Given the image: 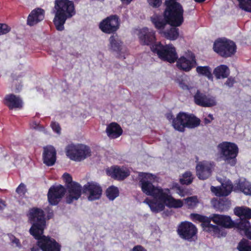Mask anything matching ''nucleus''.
Listing matches in <instances>:
<instances>
[{"instance_id":"1","label":"nucleus","mask_w":251,"mask_h":251,"mask_svg":"<svg viewBox=\"0 0 251 251\" xmlns=\"http://www.w3.org/2000/svg\"><path fill=\"white\" fill-rule=\"evenodd\" d=\"M138 179L139 185L142 192L146 195L153 197L152 200L147 198L143 202L148 205L152 212L162 211L165 206L177 208L183 205V201L174 199L168 189H163L153 184L158 181L154 175L141 172L139 173Z\"/></svg>"},{"instance_id":"2","label":"nucleus","mask_w":251,"mask_h":251,"mask_svg":"<svg viewBox=\"0 0 251 251\" xmlns=\"http://www.w3.org/2000/svg\"><path fill=\"white\" fill-rule=\"evenodd\" d=\"M28 220L32 226L29 232L37 240V245L43 251H60V245L53 238L43 235L46 227L44 211L38 208L29 210Z\"/></svg>"},{"instance_id":"3","label":"nucleus","mask_w":251,"mask_h":251,"mask_svg":"<svg viewBox=\"0 0 251 251\" xmlns=\"http://www.w3.org/2000/svg\"><path fill=\"white\" fill-rule=\"evenodd\" d=\"M55 17L53 23L56 28L59 31L64 29V25L67 19L75 14L74 2L69 0H56L55 1Z\"/></svg>"},{"instance_id":"4","label":"nucleus","mask_w":251,"mask_h":251,"mask_svg":"<svg viewBox=\"0 0 251 251\" xmlns=\"http://www.w3.org/2000/svg\"><path fill=\"white\" fill-rule=\"evenodd\" d=\"M221 182L220 187H211V192L218 197L227 196L229 195L232 189L234 191H240L247 195H251V184L245 179L239 180L234 185H232L229 179L222 181V179H218Z\"/></svg>"},{"instance_id":"5","label":"nucleus","mask_w":251,"mask_h":251,"mask_svg":"<svg viewBox=\"0 0 251 251\" xmlns=\"http://www.w3.org/2000/svg\"><path fill=\"white\" fill-rule=\"evenodd\" d=\"M166 8L164 13V19L169 24L179 26L183 22V9L182 6L175 0L165 1Z\"/></svg>"},{"instance_id":"6","label":"nucleus","mask_w":251,"mask_h":251,"mask_svg":"<svg viewBox=\"0 0 251 251\" xmlns=\"http://www.w3.org/2000/svg\"><path fill=\"white\" fill-rule=\"evenodd\" d=\"M234 213L241 219L235 224V227L241 235L251 239V226L248 221L251 218V209L246 206L236 207Z\"/></svg>"},{"instance_id":"7","label":"nucleus","mask_w":251,"mask_h":251,"mask_svg":"<svg viewBox=\"0 0 251 251\" xmlns=\"http://www.w3.org/2000/svg\"><path fill=\"white\" fill-rule=\"evenodd\" d=\"M217 149L221 158L226 163L231 166L236 164L238 148L235 143L223 142L218 145Z\"/></svg>"},{"instance_id":"8","label":"nucleus","mask_w":251,"mask_h":251,"mask_svg":"<svg viewBox=\"0 0 251 251\" xmlns=\"http://www.w3.org/2000/svg\"><path fill=\"white\" fill-rule=\"evenodd\" d=\"M200 124V120L193 115L180 112L174 120L173 126L176 130L183 132L185 127L193 128L199 126Z\"/></svg>"},{"instance_id":"9","label":"nucleus","mask_w":251,"mask_h":251,"mask_svg":"<svg viewBox=\"0 0 251 251\" xmlns=\"http://www.w3.org/2000/svg\"><path fill=\"white\" fill-rule=\"evenodd\" d=\"M151 49L162 60L173 63L177 58L176 49L172 44L163 45L159 42L152 45Z\"/></svg>"},{"instance_id":"10","label":"nucleus","mask_w":251,"mask_h":251,"mask_svg":"<svg viewBox=\"0 0 251 251\" xmlns=\"http://www.w3.org/2000/svg\"><path fill=\"white\" fill-rule=\"evenodd\" d=\"M66 155L75 161H81L91 155L90 148L81 144L68 145L65 149Z\"/></svg>"},{"instance_id":"11","label":"nucleus","mask_w":251,"mask_h":251,"mask_svg":"<svg viewBox=\"0 0 251 251\" xmlns=\"http://www.w3.org/2000/svg\"><path fill=\"white\" fill-rule=\"evenodd\" d=\"M214 50L220 55L227 57L233 55L236 50L235 44L226 38L217 40L213 45Z\"/></svg>"},{"instance_id":"12","label":"nucleus","mask_w":251,"mask_h":251,"mask_svg":"<svg viewBox=\"0 0 251 251\" xmlns=\"http://www.w3.org/2000/svg\"><path fill=\"white\" fill-rule=\"evenodd\" d=\"M63 177L67 183L68 193L66 197V202L68 203H71L79 198L81 195L82 187L79 183L72 182V177L69 174H64Z\"/></svg>"},{"instance_id":"13","label":"nucleus","mask_w":251,"mask_h":251,"mask_svg":"<svg viewBox=\"0 0 251 251\" xmlns=\"http://www.w3.org/2000/svg\"><path fill=\"white\" fill-rule=\"evenodd\" d=\"M190 218L194 222H201L203 230L212 236H220L225 234L221 228L209 223V217L198 214H191Z\"/></svg>"},{"instance_id":"14","label":"nucleus","mask_w":251,"mask_h":251,"mask_svg":"<svg viewBox=\"0 0 251 251\" xmlns=\"http://www.w3.org/2000/svg\"><path fill=\"white\" fill-rule=\"evenodd\" d=\"M209 223L211 222L215 223V226H217L221 228L224 231L225 234L220 236H215V237L220 238L221 237H224L226 234V232L225 229V228H231L233 226H235L234 222L231 220L230 216L225 215H221L218 214H213L209 217Z\"/></svg>"},{"instance_id":"15","label":"nucleus","mask_w":251,"mask_h":251,"mask_svg":"<svg viewBox=\"0 0 251 251\" xmlns=\"http://www.w3.org/2000/svg\"><path fill=\"white\" fill-rule=\"evenodd\" d=\"M197 232L196 226L190 222H182L178 226L177 232L179 236L184 239L192 241L195 237Z\"/></svg>"},{"instance_id":"16","label":"nucleus","mask_w":251,"mask_h":251,"mask_svg":"<svg viewBox=\"0 0 251 251\" xmlns=\"http://www.w3.org/2000/svg\"><path fill=\"white\" fill-rule=\"evenodd\" d=\"M196 64L195 56L192 52L188 51L179 58L176 61L177 67L185 72H189Z\"/></svg>"},{"instance_id":"17","label":"nucleus","mask_w":251,"mask_h":251,"mask_svg":"<svg viewBox=\"0 0 251 251\" xmlns=\"http://www.w3.org/2000/svg\"><path fill=\"white\" fill-rule=\"evenodd\" d=\"M84 192L87 194L89 201H93L99 199L102 194L100 186L95 182H88L83 187Z\"/></svg>"},{"instance_id":"18","label":"nucleus","mask_w":251,"mask_h":251,"mask_svg":"<svg viewBox=\"0 0 251 251\" xmlns=\"http://www.w3.org/2000/svg\"><path fill=\"white\" fill-rule=\"evenodd\" d=\"M195 102L203 107H212L216 105L217 102L214 97L198 90L194 96Z\"/></svg>"},{"instance_id":"19","label":"nucleus","mask_w":251,"mask_h":251,"mask_svg":"<svg viewBox=\"0 0 251 251\" xmlns=\"http://www.w3.org/2000/svg\"><path fill=\"white\" fill-rule=\"evenodd\" d=\"M213 164L211 162L203 161L198 163L196 169L198 177L200 179H206L211 174Z\"/></svg>"},{"instance_id":"20","label":"nucleus","mask_w":251,"mask_h":251,"mask_svg":"<svg viewBox=\"0 0 251 251\" xmlns=\"http://www.w3.org/2000/svg\"><path fill=\"white\" fill-rule=\"evenodd\" d=\"M65 192V188L62 185L50 187L48 194L50 203L51 205H56L64 196Z\"/></svg>"},{"instance_id":"21","label":"nucleus","mask_w":251,"mask_h":251,"mask_svg":"<svg viewBox=\"0 0 251 251\" xmlns=\"http://www.w3.org/2000/svg\"><path fill=\"white\" fill-rule=\"evenodd\" d=\"M119 25L117 16H112L103 20L100 24V28L103 32L110 33L117 30Z\"/></svg>"},{"instance_id":"22","label":"nucleus","mask_w":251,"mask_h":251,"mask_svg":"<svg viewBox=\"0 0 251 251\" xmlns=\"http://www.w3.org/2000/svg\"><path fill=\"white\" fill-rule=\"evenodd\" d=\"M140 43L145 45H151L156 40L155 31L148 27L141 29L138 33Z\"/></svg>"},{"instance_id":"23","label":"nucleus","mask_w":251,"mask_h":251,"mask_svg":"<svg viewBox=\"0 0 251 251\" xmlns=\"http://www.w3.org/2000/svg\"><path fill=\"white\" fill-rule=\"evenodd\" d=\"M108 176L117 179H123L129 175L128 169L126 167L115 166L108 168L106 170Z\"/></svg>"},{"instance_id":"24","label":"nucleus","mask_w":251,"mask_h":251,"mask_svg":"<svg viewBox=\"0 0 251 251\" xmlns=\"http://www.w3.org/2000/svg\"><path fill=\"white\" fill-rule=\"evenodd\" d=\"M3 103L10 109H21L23 106V101L19 97L14 94H8L5 96Z\"/></svg>"},{"instance_id":"25","label":"nucleus","mask_w":251,"mask_h":251,"mask_svg":"<svg viewBox=\"0 0 251 251\" xmlns=\"http://www.w3.org/2000/svg\"><path fill=\"white\" fill-rule=\"evenodd\" d=\"M45 11L41 8H37L31 11L28 15L27 24L30 26L34 25L44 19Z\"/></svg>"},{"instance_id":"26","label":"nucleus","mask_w":251,"mask_h":251,"mask_svg":"<svg viewBox=\"0 0 251 251\" xmlns=\"http://www.w3.org/2000/svg\"><path fill=\"white\" fill-rule=\"evenodd\" d=\"M56 161V151L52 146L44 148L43 153L44 163L48 166L53 165Z\"/></svg>"},{"instance_id":"27","label":"nucleus","mask_w":251,"mask_h":251,"mask_svg":"<svg viewBox=\"0 0 251 251\" xmlns=\"http://www.w3.org/2000/svg\"><path fill=\"white\" fill-rule=\"evenodd\" d=\"M106 132L110 138L115 139L122 135L123 130L118 124L112 123L107 126Z\"/></svg>"},{"instance_id":"28","label":"nucleus","mask_w":251,"mask_h":251,"mask_svg":"<svg viewBox=\"0 0 251 251\" xmlns=\"http://www.w3.org/2000/svg\"><path fill=\"white\" fill-rule=\"evenodd\" d=\"M213 74L217 79L225 78L229 75V70L226 65H221L214 70Z\"/></svg>"},{"instance_id":"29","label":"nucleus","mask_w":251,"mask_h":251,"mask_svg":"<svg viewBox=\"0 0 251 251\" xmlns=\"http://www.w3.org/2000/svg\"><path fill=\"white\" fill-rule=\"evenodd\" d=\"M110 48L111 50L116 52L121 51L123 48V43L117 36H111L109 38Z\"/></svg>"},{"instance_id":"30","label":"nucleus","mask_w":251,"mask_h":251,"mask_svg":"<svg viewBox=\"0 0 251 251\" xmlns=\"http://www.w3.org/2000/svg\"><path fill=\"white\" fill-rule=\"evenodd\" d=\"M211 202L215 209L221 211L227 210L230 205V202L227 200L224 201L221 199L218 200L214 199L211 201Z\"/></svg>"},{"instance_id":"31","label":"nucleus","mask_w":251,"mask_h":251,"mask_svg":"<svg viewBox=\"0 0 251 251\" xmlns=\"http://www.w3.org/2000/svg\"><path fill=\"white\" fill-rule=\"evenodd\" d=\"M160 33L170 40H176L179 35L178 29L176 27H171L167 31H160Z\"/></svg>"},{"instance_id":"32","label":"nucleus","mask_w":251,"mask_h":251,"mask_svg":"<svg viewBox=\"0 0 251 251\" xmlns=\"http://www.w3.org/2000/svg\"><path fill=\"white\" fill-rule=\"evenodd\" d=\"M197 73L200 75L204 76L209 80H213L211 69L208 66H198L196 68Z\"/></svg>"},{"instance_id":"33","label":"nucleus","mask_w":251,"mask_h":251,"mask_svg":"<svg viewBox=\"0 0 251 251\" xmlns=\"http://www.w3.org/2000/svg\"><path fill=\"white\" fill-rule=\"evenodd\" d=\"M179 87L183 90H190L193 87V85L190 79L187 76H184L178 82Z\"/></svg>"},{"instance_id":"34","label":"nucleus","mask_w":251,"mask_h":251,"mask_svg":"<svg viewBox=\"0 0 251 251\" xmlns=\"http://www.w3.org/2000/svg\"><path fill=\"white\" fill-rule=\"evenodd\" d=\"M119 192L117 187L111 186L107 188L106 195L109 200L113 201L119 196Z\"/></svg>"},{"instance_id":"35","label":"nucleus","mask_w":251,"mask_h":251,"mask_svg":"<svg viewBox=\"0 0 251 251\" xmlns=\"http://www.w3.org/2000/svg\"><path fill=\"white\" fill-rule=\"evenodd\" d=\"M151 21L155 27L160 30H162L166 25L165 22L161 20V17L156 15L151 17Z\"/></svg>"},{"instance_id":"36","label":"nucleus","mask_w":251,"mask_h":251,"mask_svg":"<svg viewBox=\"0 0 251 251\" xmlns=\"http://www.w3.org/2000/svg\"><path fill=\"white\" fill-rule=\"evenodd\" d=\"M184 203L189 209H193L196 207L199 203V201L196 196H192L184 199Z\"/></svg>"},{"instance_id":"37","label":"nucleus","mask_w":251,"mask_h":251,"mask_svg":"<svg viewBox=\"0 0 251 251\" xmlns=\"http://www.w3.org/2000/svg\"><path fill=\"white\" fill-rule=\"evenodd\" d=\"M193 179L192 173L188 171L183 174L180 178V182L182 184L188 185L192 183Z\"/></svg>"},{"instance_id":"38","label":"nucleus","mask_w":251,"mask_h":251,"mask_svg":"<svg viewBox=\"0 0 251 251\" xmlns=\"http://www.w3.org/2000/svg\"><path fill=\"white\" fill-rule=\"evenodd\" d=\"M238 249L239 251H251V245L249 241L242 240L239 243Z\"/></svg>"},{"instance_id":"39","label":"nucleus","mask_w":251,"mask_h":251,"mask_svg":"<svg viewBox=\"0 0 251 251\" xmlns=\"http://www.w3.org/2000/svg\"><path fill=\"white\" fill-rule=\"evenodd\" d=\"M239 5L242 9L251 12V0H237Z\"/></svg>"},{"instance_id":"40","label":"nucleus","mask_w":251,"mask_h":251,"mask_svg":"<svg viewBox=\"0 0 251 251\" xmlns=\"http://www.w3.org/2000/svg\"><path fill=\"white\" fill-rule=\"evenodd\" d=\"M8 237L13 245H15V247L18 248H21L22 245L20 242V240L12 234H8Z\"/></svg>"},{"instance_id":"41","label":"nucleus","mask_w":251,"mask_h":251,"mask_svg":"<svg viewBox=\"0 0 251 251\" xmlns=\"http://www.w3.org/2000/svg\"><path fill=\"white\" fill-rule=\"evenodd\" d=\"M11 30L10 27L5 24H0V35L6 34Z\"/></svg>"},{"instance_id":"42","label":"nucleus","mask_w":251,"mask_h":251,"mask_svg":"<svg viewBox=\"0 0 251 251\" xmlns=\"http://www.w3.org/2000/svg\"><path fill=\"white\" fill-rule=\"evenodd\" d=\"M148 4L154 8L158 7L160 6L162 1L161 0H147Z\"/></svg>"},{"instance_id":"43","label":"nucleus","mask_w":251,"mask_h":251,"mask_svg":"<svg viewBox=\"0 0 251 251\" xmlns=\"http://www.w3.org/2000/svg\"><path fill=\"white\" fill-rule=\"evenodd\" d=\"M17 193L21 196L24 195L26 192L25 185L21 183L16 189Z\"/></svg>"},{"instance_id":"44","label":"nucleus","mask_w":251,"mask_h":251,"mask_svg":"<svg viewBox=\"0 0 251 251\" xmlns=\"http://www.w3.org/2000/svg\"><path fill=\"white\" fill-rule=\"evenodd\" d=\"M50 126L51 127L52 130L57 133L58 134H60L61 133V128L59 126L58 123L56 122H51L50 124Z\"/></svg>"},{"instance_id":"45","label":"nucleus","mask_w":251,"mask_h":251,"mask_svg":"<svg viewBox=\"0 0 251 251\" xmlns=\"http://www.w3.org/2000/svg\"><path fill=\"white\" fill-rule=\"evenodd\" d=\"M30 126L33 129H36L41 131H44V128L43 127L40 126L38 123L35 121H32L30 123Z\"/></svg>"},{"instance_id":"46","label":"nucleus","mask_w":251,"mask_h":251,"mask_svg":"<svg viewBox=\"0 0 251 251\" xmlns=\"http://www.w3.org/2000/svg\"><path fill=\"white\" fill-rule=\"evenodd\" d=\"M235 82V80H234V79L232 77H229L228 78V79H227L226 82L225 83V84L230 87H232L234 84V83Z\"/></svg>"},{"instance_id":"47","label":"nucleus","mask_w":251,"mask_h":251,"mask_svg":"<svg viewBox=\"0 0 251 251\" xmlns=\"http://www.w3.org/2000/svg\"><path fill=\"white\" fill-rule=\"evenodd\" d=\"M176 193L181 197H184L186 194V192L180 187L177 188Z\"/></svg>"},{"instance_id":"48","label":"nucleus","mask_w":251,"mask_h":251,"mask_svg":"<svg viewBox=\"0 0 251 251\" xmlns=\"http://www.w3.org/2000/svg\"><path fill=\"white\" fill-rule=\"evenodd\" d=\"M132 251H147L143 247L140 245L135 246Z\"/></svg>"},{"instance_id":"49","label":"nucleus","mask_w":251,"mask_h":251,"mask_svg":"<svg viewBox=\"0 0 251 251\" xmlns=\"http://www.w3.org/2000/svg\"><path fill=\"white\" fill-rule=\"evenodd\" d=\"M166 117L169 120H173V121H174V119L173 118V115L172 113H168L166 114ZM176 118H175V119ZM173 122H172V123Z\"/></svg>"},{"instance_id":"50","label":"nucleus","mask_w":251,"mask_h":251,"mask_svg":"<svg viewBox=\"0 0 251 251\" xmlns=\"http://www.w3.org/2000/svg\"><path fill=\"white\" fill-rule=\"evenodd\" d=\"M5 206L4 202L0 200V210H2Z\"/></svg>"},{"instance_id":"51","label":"nucleus","mask_w":251,"mask_h":251,"mask_svg":"<svg viewBox=\"0 0 251 251\" xmlns=\"http://www.w3.org/2000/svg\"><path fill=\"white\" fill-rule=\"evenodd\" d=\"M211 122V120H209L207 118L204 119V122L206 124H209Z\"/></svg>"},{"instance_id":"52","label":"nucleus","mask_w":251,"mask_h":251,"mask_svg":"<svg viewBox=\"0 0 251 251\" xmlns=\"http://www.w3.org/2000/svg\"><path fill=\"white\" fill-rule=\"evenodd\" d=\"M39 251V249L38 248H36V247H33L31 249V251Z\"/></svg>"},{"instance_id":"53","label":"nucleus","mask_w":251,"mask_h":251,"mask_svg":"<svg viewBox=\"0 0 251 251\" xmlns=\"http://www.w3.org/2000/svg\"><path fill=\"white\" fill-rule=\"evenodd\" d=\"M208 117L210 119L211 121H212L213 120V117L212 114H209L208 115Z\"/></svg>"},{"instance_id":"54","label":"nucleus","mask_w":251,"mask_h":251,"mask_svg":"<svg viewBox=\"0 0 251 251\" xmlns=\"http://www.w3.org/2000/svg\"><path fill=\"white\" fill-rule=\"evenodd\" d=\"M197 2H201L204 1L205 0H195Z\"/></svg>"}]
</instances>
